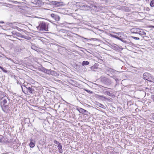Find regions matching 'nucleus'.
<instances>
[{
  "label": "nucleus",
  "mask_w": 154,
  "mask_h": 154,
  "mask_svg": "<svg viewBox=\"0 0 154 154\" xmlns=\"http://www.w3.org/2000/svg\"><path fill=\"white\" fill-rule=\"evenodd\" d=\"M54 142L55 144H56L57 145H59L60 144H61L59 142L57 141L56 140H54Z\"/></svg>",
  "instance_id": "393cba45"
},
{
  "label": "nucleus",
  "mask_w": 154,
  "mask_h": 154,
  "mask_svg": "<svg viewBox=\"0 0 154 154\" xmlns=\"http://www.w3.org/2000/svg\"><path fill=\"white\" fill-rule=\"evenodd\" d=\"M14 3L15 4L19 3V2H17V1H14Z\"/></svg>",
  "instance_id": "473e14b6"
},
{
  "label": "nucleus",
  "mask_w": 154,
  "mask_h": 154,
  "mask_svg": "<svg viewBox=\"0 0 154 154\" xmlns=\"http://www.w3.org/2000/svg\"><path fill=\"white\" fill-rule=\"evenodd\" d=\"M24 87L25 88H23L21 86L22 91L23 92H24L25 94H26L24 92L25 89L26 88V89H27V91H28L29 92L30 94H33V92L34 91V89L33 88L34 87V86H32L31 87H28V85H27L26 86H25V85H24Z\"/></svg>",
  "instance_id": "39448f33"
},
{
  "label": "nucleus",
  "mask_w": 154,
  "mask_h": 154,
  "mask_svg": "<svg viewBox=\"0 0 154 154\" xmlns=\"http://www.w3.org/2000/svg\"><path fill=\"white\" fill-rule=\"evenodd\" d=\"M90 9L93 10L94 12L98 11L99 10V8L98 7L92 5H90Z\"/></svg>",
  "instance_id": "6e6552de"
},
{
  "label": "nucleus",
  "mask_w": 154,
  "mask_h": 154,
  "mask_svg": "<svg viewBox=\"0 0 154 154\" xmlns=\"http://www.w3.org/2000/svg\"><path fill=\"white\" fill-rule=\"evenodd\" d=\"M100 86H101V87H102L103 88H102V89L103 90V91H104V90H105V91H108V88L102 86L101 85H100Z\"/></svg>",
  "instance_id": "b1692460"
},
{
  "label": "nucleus",
  "mask_w": 154,
  "mask_h": 154,
  "mask_svg": "<svg viewBox=\"0 0 154 154\" xmlns=\"http://www.w3.org/2000/svg\"><path fill=\"white\" fill-rule=\"evenodd\" d=\"M101 82L104 84L109 85L111 83L110 80L105 77H103L101 78Z\"/></svg>",
  "instance_id": "0eeeda50"
},
{
  "label": "nucleus",
  "mask_w": 154,
  "mask_h": 154,
  "mask_svg": "<svg viewBox=\"0 0 154 154\" xmlns=\"http://www.w3.org/2000/svg\"><path fill=\"white\" fill-rule=\"evenodd\" d=\"M30 147L31 148H33L35 146V144L32 142H30L29 143Z\"/></svg>",
  "instance_id": "aec40b11"
},
{
  "label": "nucleus",
  "mask_w": 154,
  "mask_h": 154,
  "mask_svg": "<svg viewBox=\"0 0 154 154\" xmlns=\"http://www.w3.org/2000/svg\"><path fill=\"white\" fill-rule=\"evenodd\" d=\"M51 17L53 18L54 19V17H58V16L57 15H55V14H51Z\"/></svg>",
  "instance_id": "4be33fe9"
},
{
  "label": "nucleus",
  "mask_w": 154,
  "mask_h": 154,
  "mask_svg": "<svg viewBox=\"0 0 154 154\" xmlns=\"http://www.w3.org/2000/svg\"><path fill=\"white\" fill-rule=\"evenodd\" d=\"M83 111V114H84L85 115H88V111H87V110H86L84 109V110Z\"/></svg>",
  "instance_id": "a878e982"
},
{
  "label": "nucleus",
  "mask_w": 154,
  "mask_h": 154,
  "mask_svg": "<svg viewBox=\"0 0 154 154\" xmlns=\"http://www.w3.org/2000/svg\"><path fill=\"white\" fill-rule=\"evenodd\" d=\"M140 30V29L139 28H135L133 29H132V30L133 32L134 33L138 34Z\"/></svg>",
  "instance_id": "9d476101"
},
{
  "label": "nucleus",
  "mask_w": 154,
  "mask_h": 154,
  "mask_svg": "<svg viewBox=\"0 0 154 154\" xmlns=\"http://www.w3.org/2000/svg\"><path fill=\"white\" fill-rule=\"evenodd\" d=\"M8 99L6 97L3 98L0 100V105L2 110L5 112H6L7 111L9 108V103L8 102Z\"/></svg>",
  "instance_id": "f03ea898"
},
{
  "label": "nucleus",
  "mask_w": 154,
  "mask_h": 154,
  "mask_svg": "<svg viewBox=\"0 0 154 154\" xmlns=\"http://www.w3.org/2000/svg\"><path fill=\"white\" fill-rule=\"evenodd\" d=\"M38 23L39 24V26L36 27L38 29L42 31H48L47 23L44 21H40L38 22Z\"/></svg>",
  "instance_id": "7ed1b4c3"
},
{
  "label": "nucleus",
  "mask_w": 154,
  "mask_h": 154,
  "mask_svg": "<svg viewBox=\"0 0 154 154\" xmlns=\"http://www.w3.org/2000/svg\"><path fill=\"white\" fill-rule=\"evenodd\" d=\"M132 38L134 39H136V40H139L140 39V38H139L136 37H134V36H132Z\"/></svg>",
  "instance_id": "c756f323"
},
{
  "label": "nucleus",
  "mask_w": 154,
  "mask_h": 154,
  "mask_svg": "<svg viewBox=\"0 0 154 154\" xmlns=\"http://www.w3.org/2000/svg\"><path fill=\"white\" fill-rule=\"evenodd\" d=\"M86 91L87 92H90V91H88V90H86Z\"/></svg>",
  "instance_id": "e433bc0d"
},
{
  "label": "nucleus",
  "mask_w": 154,
  "mask_h": 154,
  "mask_svg": "<svg viewBox=\"0 0 154 154\" xmlns=\"http://www.w3.org/2000/svg\"><path fill=\"white\" fill-rule=\"evenodd\" d=\"M97 69L96 67H95L94 66H93L90 68V69L89 70H94V69Z\"/></svg>",
  "instance_id": "412c9836"
},
{
  "label": "nucleus",
  "mask_w": 154,
  "mask_h": 154,
  "mask_svg": "<svg viewBox=\"0 0 154 154\" xmlns=\"http://www.w3.org/2000/svg\"><path fill=\"white\" fill-rule=\"evenodd\" d=\"M5 95L4 93L3 92L0 91V100H1L3 98L6 97H5Z\"/></svg>",
  "instance_id": "ddd939ff"
},
{
  "label": "nucleus",
  "mask_w": 154,
  "mask_h": 154,
  "mask_svg": "<svg viewBox=\"0 0 154 154\" xmlns=\"http://www.w3.org/2000/svg\"><path fill=\"white\" fill-rule=\"evenodd\" d=\"M118 35L117 39L121 41L124 43H127V42L124 40V39H125L126 38V36H124L122 35Z\"/></svg>",
  "instance_id": "1a4fd4ad"
},
{
  "label": "nucleus",
  "mask_w": 154,
  "mask_h": 154,
  "mask_svg": "<svg viewBox=\"0 0 154 154\" xmlns=\"http://www.w3.org/2000/svg\"><path fill=\"white\" fill-rule=\"evenodd\" d=\"M52 4H54L56 5H57V6L60 5H61V4L62 3V2H58L56 1H52Z\"/></svg>",
  "instance_id": "f8f14e48"
},
{
  "label": "nucleus",
  "mask_w": 154,
  "mask_h": 154,
  "mask_svg": "<svg viewBox=\"0 0 154 154\" xmlns=\"http://www.w3.org/2000/svg\"><path fill=\"white\" fill-rule=\"evenodd\" d=\"M122 9H125L126 10H127V9H128V7L124 6L122 8Z\"/></svg>",
  "instance_id": "7c9ffc66"
},
{
  "label": "nucleus",
  "mask_w": 154,
  "mask_h": 154,
  "mask_svg": "<svg viewBox=\"0 0 154 154\" xmlns=\"http://www.w3.org/2000/svg\"><path fill=\"white\" fill-rule=\"evenodd\" d=\"M138 34L140 36H143L144 35H146V33L143 30H140Z\"/></svg>",
  "instance_id": "2eb2a0df"
},
{
  "label": "nucleus",
  "mask_w": 154,
  "mask_h": 154,
  "mask_svg": "<svg viewBox=\"0 0 154 154\" xmlns=\"http://www.w3.org/2000/svg\"><path fill=\"white\" fill-rule=\"evenodd\" d=\"M42 1L40 0H36L35 1V5L38 6H40L42 5Z\"/></svg>",
  "instance_id": "4468645a"
},
{
  "label": "nucleus",
  "mask_w": 154,
  "mask_h": 154,
  "mask_svg": "<svg viewBox=\"0 0 154 154\" xmlns=\"http://www.w3.org/2000/svg\"><path fill=\"white\" fill-rule=\"evenodd\" d=\"M2 70L4 72H7V71L5 69L3 68V69H2Z\"/></svg>",
  "instance_id": "2f4dec72"
},
{
  "label": "nucleus",
  "mask_w": 154,
  "mask_h": 154,
  "mask_svg": "<svg viewBox=\"0 0 154 154\" xmlns=\"http://www.w3.org/2000/svg\"><path fill=\"white\" fill-rule=\"evenodd\" d=\"M97 105L99 107H101L102 108H103V109H105L106 108V107L105 106L101 104V103H98V104H97Z\"/></svg>",
  "instance_id": "a211bd4d"
},
{
  "label": "nucleus",
  "mask_w": 154,
  "mask_h": 154,
  "mask_svg": "<svg viewBox=\"0 0 154 154\" xmlns=\"http://www.w3.org/2000/svg\"><path fill=\"white\" fill-rule=\"evenodd\" d=\"M98 97L100 98L103 100H105L107 99V98L105 97L103 95H98Z\"/></svg>",
  "instance_id": "f3484780"
},
{
  "label": "nucleus",
  "mask_w": 154,
  "mask_h": 154,
  "mask_svg": "<svg viewBox=\"0 0 154 154\" xmlns=\"http://www.w3.org/2000/svg\"><path fill=\"white\" fill-rule=\"evenodd\" d=\"M143 38L144 39H145L144 37H143Z\"/></svg>",
  "instance_id": "58836bf2"
},
{
  "label": "nucleus",
  "mask_w": 154,
  "mask_h": 154,
  "mask_svg": "<svg viewBox=\"0 0 154 154\" xmlns=\"http://www.w3.org/2000/svg\"><path fill=\"white\" fill-rule=\"evenodd\" d=\"M4 23V22H3V21H0V23Z\"/></svg>",
  "instance_id": "f704fd0d"
},
{
  "label": "nucleus",
  "mask_w": 154,
  "mask_h": 154,
  "mask_svg": "<svg viewBox=\"0 0 154 154\" xmlns=\"http://www.w3.org/2000/svg\"><path fill=\"white\" fill-rule=\"evenodd\" d=\"M54 19L56 21H59V20H60V17H59L58 16V17H55L54 18Z\"/></svg>",
  "instance_id": "cd10ccee"
},
{
  "label": "nucleus",
  "mask_w": 154,
  "mask_h": 154,
  "mask_svg": "<svg viewBox=\"0 0 154 154\" xmlns=\"http://www.w3.org/2000/svg\"><path fill=\"white\" fill-rule=\"evenodd\" d=\"M39 70L49 75H51L53 76L57 77L59 76V74L54 71L52 70L51 69H47L42 66H39Z\"/></svg>",
  "instance_id": "f257e3e1"
},
{
  "label": "nucleus",
  "mask_w": 154,
  "mask_h": 154,
  "mask_svg": "<svg viewBox=\"0 0 154 154\" xmlns=\"http://www.w3.org/2000/svg\"><path fill=\"white\" fill-rule=\"evenodd\" d=\"M23 1H25V0H22Z\"/></svg>",
  "instance_id": "ea45409f"
},
{
  "label": "nucleus",
  "mask_w": 154,
  "mask_h": 154,
  "mask_svg": "<svg viewBox=\"0 0 154 154\" xmlns=\"http://www.w3.org/2000/svg\"><path fill=\"white\" fill-rule=\"evenodd\" d=\"M77 110L80 113H83V111L84 110V109L80 108H78Z\"/></svg>",
  "instance_id": "6ab92c4d"
},
{
  "label": "nucleus",
  "mask_w": 154,
  "mask_h": 154,
  "mask_svg": "<svg viewBox=\"0 0 154 154\" xmlns=\"http://www.w3.org/2000/svg\"><path fill=\"white\" fill-rule=\"evenodd\" d=\"M34 132H35V131H37L36 130V129H35V128H34Z\"/></svg>",
  "instance_id": "c9c22d12"
},
{
  "label": "nucleus",
  "mask_w": 154,
  "mask_h": 154,
  "mask_svg": "<svg viewBox=\"0 0 154 154\" xmlns=\"http://www.w3.org/2000/svg\"><path fill=\"white\" fill-rule=\"evenodd\" d=\"M89 64V62L88 61H84L82 62V65L83 66L88 65Z\"/></svg>",
  "instance_id": "dca6fc26"
},
{
  "label": "nucleus",
  "mask_w": 154,
  "mask_h": 154,
  "mask_svg": "<svg viewBox=\"0 0 154 154\" xmlns=\"http://www.w3.org/2000/svg\"><path fill=\"white\" fill-rule=\"evenodd\" d=\"M104 94L107 95H110L111 93L108 91H106L104 92Z\"/></svg>",
  "instance_id": "c85d7f7f"
},
{
  "label": "nucleus",
  "mask_w": 154,
  "mask_h": 154,
  "mask_svg": "<svg viewBox=\"0 0 154 154\" xmlns=\"http://www.w3.org/2000/svg\"><path fill=\"white\" fill-rule=\"evenodd\" d=\"M110 35L112 37L115 38H116L117 39V38H118V36H117V35Z\"/></svg>",
  "instance_id": "bb28decb"
},
{
  "label": "nucleus",
  "mask_w": 154,
  "mask_h": 154,
  "mask_svg": "<svg viewBox=\"0 0 154 154\" xmlns=\"http://www.w3.org/2000/svg\"><path fill=\"white\" fill-rule=\"evenodd\" d=\"M80 8L84 10H88L90 9V6L84 4L83 3H79Z\"/></svg>",
  "instance_id": "423d86ee"
},
{
  "label": "nucleus",
  "mask_w": 154,
  "mask_h": 154,
  "mask_svg": "<svg viewBox=\"0 0 154 154\" xmlns=\"http://www.w3.org/2000/svg\"><path fill=\"white\" fill-rule=\"evenodd\" d=\"M0 68L2 69H3V68L1 67L0 66Z\"/></svg>",
  "instance_id": "4c0bfd02"
},
{
  "label": "nucleus",
  "mask_w": 154,
  "mask_h": 154,
  "mask_svg": "<svg viewBox=\"0 0 154 154\" xmlns=\"http://www.w3.org/2000/svg\"><path fill=\"white\" fill-rule=\"evenodd\" d=\"M57 148L58 149L59 152L60 153H62L63 152L62 147L61 144H60L57 146Z\"/></svg>",
  "instance_id": "9b49d317"
},
{
  "label": "nucleus",
  "mask_w": 154,
  "mask_h": 154,
  "mask_svg": "<svg viewBox=\"0 0 154 154\" xmlns=\"http://www.w3.org/2000/svg\"><path fill=\"white\" fill-rule=\"evenodd\" d=\"M143 78L145 80L152 82L154 80V78L151 76V74L148 72H145L143 75Z\"/></svg>",
  "instance_id": "20e7f679"
},
{
  "label": "nucleus",
  "mask_w": 154,
  "mask_h": 154,
  "mask_svg": "<svg viewBox=\"0 0 154 154\" xmlns=\"http://www.w3.org/2000/svg\"><path fill=\"white\" fill-rule=\"evenodd\" d=\"M150 5L151 7L154 6V0H152L150 3Z\"/></svg>",
  "instance_id": "5701e85b"
},
{
  "label": "nucleus",
  "mask_w": 154,
  "mask_h": 154,
  "mask_svg": "<svg viewBox=\"0 0 154 154\" xmlns=\"http://www.w3.org/2000/svg\"><path fill=\"white\" fill-rule=\"evenodd\" d=\"M152 98L153 101L154 102V95H153V96H152Z\"/></svg>",
  "instance_id": "72a5a7b5"
}]
</instances>
